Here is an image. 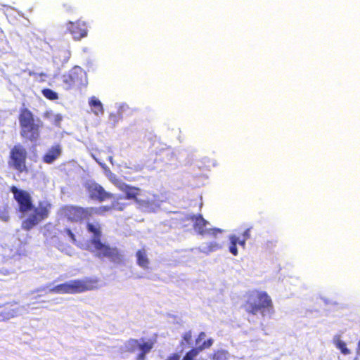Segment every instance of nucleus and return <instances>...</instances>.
I'll use <instances>...</instances> for the list:
<instances>
[{"instance_id":"5701e85b","label":"nucleus","mask_w":360,"mask_h":360,"mask_svg":"<svg viewBox=\"0 0 360 360\" xmlns=\"http://www.w3.org/2000/svg\"><path fill=\"white\" fill-rule=\"evenodd\" d=\"M336 346L338 349H340L341 352L344 354H349L350 351L347 348L345 342H344L342 340H337L336 341Z\"/></svg>"},{"instance_id":"f8f14e48","label":"nucleus","mask_w":360,"mask_h":360,"mask_svg":"<svg viewBox=\"0 0 360 360\" xmlns=\"http://www.w3.org/2000/svg\"><path fill=\"white\" fill-rule=\"evenodd\" d=\"M66 30L72 38L76 41H79L88 35L87 23L81 20L75 21H68L65 24Z\"/></svg>"},{"instance_id":"f3484780","label":"nucleus","mask_w":360,"mask_h":360,"mask_svg":"<svg viewBox=\"0 0 360 360\" xmlns=\"http://www.w3.org/2000/svg\"><path fill=\"white\" fill-rule=\"evenodd\" d=\"M136 263L143 269H148L149 266V259L147 257L146 250L145 248L139 250L136 253Z\"/></svg>"},{"instance_id":"20e7f679","label":"nucleus","mask_w":360,"mask_h":360,"mask_svg":"<svg viewBox=\"0 0 360 360\" xmlns=\"http://www.w3.org/2000/svg\"><path fill=\"white\" fill-rule=\"evenodd\" d=\"M243 308L248 314L256 315L260 313L263 316L266 313H274V304L266 292L253 290L247 294Z\"/></svg>"},{"instance_id":"6ab92c4d","label":"nucleus","mask_w":360,"mask_h":360,"mask_svg":"<svg viewBox=\"0 0 360 360\" xmlns=\"http://www.w3.org/2000/svg\"><path fill=\"white\" fill-rule=\"evenodd\" d=\"M92 208V215L96 214L99 216H104L106 213L111 211L110 205H102L98 207H93Z\"/></svg>"},{"instance_id":"cd10ccee","label":"nucleus","mask_w":360,"mask_h":360,"mask_svg":"<svg viewBox=\"0 0 360 360\" xmlns=\"http://www.w3.org/2000/svg\"><path fill=\"white\" fill-rule=\"evenodd\" d=\"M166 360H179V355L176 353L172 354Z\"/></svg>"},{"instance_id":"f257e3e1","label":"nucleus","mask_w":360,"mask_h":360,"mask_svg":"<svg viewBox=\"0 0 360 360\" xmlns=\"http://www.w3.org/2000/svg\"><path fill=\"white\" fill-rule=\"evenodd\" d=\"M10 191L13 195L14 200L18 205V210L21 213H27L33 210V212L21 224V228L25 231H30L46 219L50 214L52 205L48 200H40L37 206L34 207L31 195L25 190L20 189L15 186L10 188Z\"/></svg>"},{"instance_id":"f03ea898","label":"nucleus","mask_w":360,"mask_h":360,"mask_svg":"<svg viewBox=\"0 0 360 360\" xmlns=\"http://www.w3.org/2000/svg\"><path fill=\"white\" fill-rule=\"evenodd\" d=\"M86 229L87 232L92 235L89 240L90 250L96 258L108 259L115 264L124 262V255L118 248L102 241L103 231L101 224L87 221Z\"/></svg>"},{"instance_id":"a878e982","label":"nucleus","mask_w":360,"mask_h":360,"mask_svg":"<svg viewBox=\"0 0 360 360\" xmlns=\"http://www.w3.org/2000/svg\"><path fill=\"white\" fill-rule=\"evenodd\" d=\"M183 339L186 342L190 344L191 342V340H192L191 331L189 330V331L186 332L183 335Z\"/></svg>"},{"instance_id":"c756f323","label":"nucleus","mask_w":360,"mask_h":360,"mask_svg":"<svg viewBox=\"0 0 360 360\" xmlns=\"http://www.w3.org/2000/svg\"><path fill=\"white\" fill-rule=\"evenodd\" d=\"M44 236H45L46 237H50V236L48 234V233H47V232H45V233H44Z\"/></svg>"},{"instance_id":"0eeeda50","label":"nucleus","mask_w":360,"mask_h":360,"mask_svg":"<svg viewBox=\"0 0 360 360\" xmlns=\"http://www.w3.org/2000/svg\"><path fill=\"white\" fill-rule=\"evenodd\" d=\"M62 81L67 89L77 88L82 89L88 84L86 72L81 68L75 66L62 77Z\"/></svg>"},{"instance_id":"1a4fd4ad","label":"nucleus","mask_w":360,"mask_h":360,"mask_svg":"<svg viewBox=\"0 0 360 360\" xmlns=\"http://www.w3.org/2000/svg\"><path fill=\"white\" fill-rule=\"evenodd\" d=\"M155 343V340H145L144 338L140 340L130 338L125 343L126 351L129 353H134L137 349L140 352L136 357V360H146V354L149 353L153 348Z\"/></svg>"},{"instance_id":"bb28decb","label":"nucleus","mask_w":360,"mask_h":360,"mask_svg":"<svg viewBox=\"0 0 360 360\" xmlns=\"http://www.w3.org/2000/svg\"><path fill=\"white\" fill-rule=\"evenodd\" d=\"M206 338V334L205 332H200L198 335V337L196 338L195 339V345L196 346H198V345H200L201 344H200V342L202 340H204L205 338Z\"/></svg>"},{"instance_id":"39448f33","label":"nucleus","mask_w":360,"mask_h":360,"mask_svg":"<svg viewBox=\"0 0 360 360\" xmlns=\"http://www.w3.org/2000/svg\"><path fill=\"white\" fill-rule=\"evenodd\" d=\"M97 283L98 280L92 278L75 279L55 285L49 291L58 294L82 293L96 288Z\"/></svg>"},{"instance_id":"4468645a","label":"nucleus","mask_w":360,"mask_h":360,"mask_svg":"<svg viewBox=\"0 0 360 360\" xmlns=\"http://www.w3.org/2000/svg\"><path fill=\"white\" fill-rule=\"evenodd\" d=\"M212 344L213 340L212 338L205 340L200 345L196 346L186 352L181 360H198L196 359V356L199 353L205 349L210 348Z\"/></svg>"},{"instance_id":"6e6552de","label":"nucleus","mask_w":360,"mask_h":360,"mask_svg":"<svg viewBox=\"0 0 360 360\" xmlns=\"http://www.w3.org/2000/svg\"><path fill=\"white\" fill-rule=\"evenodd\" d=\"M60 213L68 221L77 223L84 220H89L92 217V208L65 205L60 207Z\"/></svg>"},{"instance_id":"423d86ee","label":"nucleus","mask_w":360,"mask_h":360,"mask_svg":"<svg viewBox=\"0 0 360 360\" xmlns=\"http://www.w3.org/2000/svg\"><path fill=\"white\" fill-rule=\"evenodd\" d=\"M27 152L26 148L20 143H17L10 150L8 165L18 174H27L29 169L27 166Z\"/></svg>"},{"instance_id":"7c9ffc66","label":"nucleus","mask_w":360,"mask_h":360,"mask_svg":"<svg viewBox=\"0 0 360 360\" xmlns=\"http://www.w3.org/2000/svg\"><path fill=\"white\" fill-rule=\"evenodd\" d=\"M4 304H0V308L4 307Z\"/></svg>"},{"instance_id":"aec40b11","label":"nucleus","mask_w":360,"mask_h":360,"mask_svg":"<svg viewBox=\"0 0 360 360\" xmlns=\"http://www.w3.org/2000/svg\"><path fill=\"white\" fill-rule=\"evenodd\" d=\"M124 196L120 195L115 200H114L111 205H110L111 211L112 210H118L122 211L125 207V204L120 202V200L123 199Z\"/></svg>"},{"instance_id":"dca6fc26","label":"nucleus","mask_w":360,"mask_h":360,"mask_svg":"<svg viewBox=\"0 0 360 360\" xmlns=\"http://www.w3.org/2000/svg\"><path fill=\"white\" fill-rule=\"evenodd\" d=\"M119 188L125 193L124 198L137 201V196L141 193V189L126 184L119 186Z\"/></svg>"},{"instance_id":"9d476101","label":"nucleus","mask_w":360,"mask_h":360,"mask_svg":"<svg viewBox=\"0 0 360 360\" xmlns=\"http://www.w3.org/2000/svg\"><path fill=\"white\" fill-rule=\"evenodd\" d=\"M190 219L193 221V229L200 235L210 238H217V235L223 233V230L219 228L206 229L208 224L201 214L192 215Z\"/></svg>"},{"instance_id":"2eb2a0df","label":"nucleus","mask_w":360,"mask_h":360,"mask_svg":"<svg viewBox=\"0 0 360 360\" xmlns=\"http://www.w3.org/2000/svg\"><path fill=\"white\" fill-rule=\"evenodd\" d=\"M61 153L60 145L59 143L54 144L44 155L42 160L45 163L51 164L61 155Z\"/></svg>"},{"instance_id":"4be33fe9","label":"nucleus","mask_w":360,"mask_h":360,"mask_svg":"<svg viewBox=\"0 0 360 360\" xmlns=\"http://www.w3.org/2000/svg\"><path fill=\"white\" fill-rule=\"evenodd\" d=\"M46 117L50 118L51 122L53 125H55L56 127H60V122L63 120V116L60 114H59V113L53 114L49 117L48 115V113H46Z\"/></svg>"},{"instance_id":"393cba45","label":"nucleus","mask_w":360,"mask_h":360,"mask_svg":"<svg viewBox=\"0 0 360 360\" xmlns=\"http://www.w3.org/2000/svg\"><path fill=\"white\" fill-rule=\"evenodd\" d=\"M64 231L68 234V236L70 237V240L72 243H77V239L75 235L73 233V232L68 228L65 229Z\"/></svg>"},{"instance_id":"ddd939ff","label":"nucleus","mask_w":360,"mask_h":360,"mask_svg":"<svg viewBox=\"0 0 360 360\" xmlns=\"http://www.w3.org/2000/svg\"><path fill=\"white\" fill-rule=\"evenodd\" d=\"M250 231L251 228H248L245 230L243 233L242 234V237L240 238L235 234H232L229 236V252L234 256L238 255V249L237 244L240 245L243 248H245L246 241L250 238Z\"/></svg>"},{"instance_id":"412c9836","label":"nucleus","mask_w":360,"mask_h":360,"mask_svg":"<svg viewBox=\"0 0 360 360\" xmlns=\"http://www.w3.org/2000/svg\"><path fill=\"white\" fill-rule=\"evenodd\" d=\"M41 93L43 96L49 100L54 101L58 98V94L51 89H42Z\"/></svg>"},{"instance_id":"c85d7f7f","label":"nucleus","mask_w":360,"mask_h":360,"mask_svg":"<svg viewBox=\"0 0 360 360\" xmlns=\"http://www.w3.org/2000/svg\"><path fill=\"white\" fill-rule=\"evenodd\" d=\"M49 228L54 229L55 227L51 224H46L44 226V229H46V231H49Z\"/></svg>"},{"instance_id":"a211bd4d","label":"nucleus","mask_w":360,"mask_h":360,"mask_svg":"<svg viewBox=\"0 0 360 360\" xmlns=\"http://www.w3.org/2000/svg\"><path fill=\"white\" fill-rule=\"evenodd\" d=\"M89 104L91 108L92 112L97 116L102 115L104 109L101 102L95 96H91L89 100Z\"/></svg>"},{"instance_id":"7ed1b4c3","label":"nucleus","mask_w":360,"mask_h":360,"mask_svg":"<svg viewBox=\"0 0 360 360\" xmlns=\"http://www.w3.org/2000/svg\"><path fill=\"white\" fill-rule=\"evenodd\" d=\"M20 134L25 142H37L40 139L42 122L35 119L32 112L27 108L20 110L18 115Z\"/></svg>"},{"instance_id":"b1692460","label":"nucleus","mask_w":360,"mask_h":360,"mask_svg":"<svg viewBox=\"0 0 360 360\" xmlns=\"http://www.w3.org/2000/svg\"><path fill=\"white\" fill-rule=\"evenodd\" d=\"M221 245L217 243V242H211L208 244L207 245V250L208 251H215L217 250H219V248H221Z\"/></svg>"},{"instance_id":"9b49d317","label":"nucleus","mask_w":360,"mask_h":360,"mask_svg":"<svg viewBox=\"0 0 360 360\" xmlns=\"http://www.w3.org/2000/svg\"><path fill=\"white\" fill-rule=\"evenodd\" d=\"M85 188L90 199L103 202L114 198V195L105 191L103 186L96 182L86 183Z\"/></svg>"}]
</instances>
